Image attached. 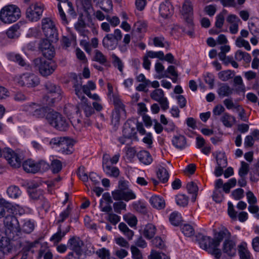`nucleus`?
I'll return each instance as SVG.
<instances>
[{
    "label": "nucleus",
    "mask_w": 259,
    "mask_h": 259,
    "mask_svg": "<svg viewBox=\"0 0 259 259\" xmlns=\"http://www.w3.org/2000/svg\"><path fill=\"white\" fill-rule=\"evenodd\" d=\"M234 75V71L231 70H226L220 71L218 73V77L223 81H226L232 78Z\"/></svg>",
    "instance_id": "obj_45"
},
{
    "label": "nucleus",
    "mask_w": 259,
    "mask_h": 259,
    "mask_svg": "<svg viewBox=\"0 0 259 259\" xmlns=\"http://www.w3.org/2000/svg\"><path fill=\"white\" fill-rule=\"evenodd\" d=\"M45 8L44 4L40 2L32 3L26 9V18L31 22L38 21L42 17Z\"/></svg>",
    "instance_id": "obj_8"
},
{
    "label": "nucleus",
    "mask_w": 259,
    "mask_h": 259,
    "mask_svg": "<svg viewBox=\"0 0 259 259\" xmlns=\"http://www.w3.org/2000/svg\"><path fill=\"white\" fill-rule=\"evenodd\" d=\"M7 57L9 60L16 62L21 66L24 67L27 65L25 60L19 54L10 53L7 54Z\"/></svg>",
    "instance_id": "obj_29"
},
{
    "label": "nucleus",
    "mask_w": 259,
    "mask_h": 259,
    "mask_svg": "<svg viewBox=\"0 0 259 259\" xmlns=\"http://www.w3.org/2000/svg\"><path fill=\"white\" fill-rule=\"evenodd\" d=\"M172 143L176 148L182 150L186 147V139L182 135L175 136L173 137Z\"/></svg>",
    "instance_id": "obj_27"
},
{
    "label": "nucleus",
    "mask_w": 259,
    "mask_h": 259,
    "mask_svg": "<svg viewBox=\"0 0 259 259\" xmlns=\"http://www.w3.org/2000/svg\"><path fill=\"white\" fill-rule=\"evenodd\" d=\"M42 32L46 38L52 42L58 40V33L54 22L50 18H44L41 20Z\"/></svg>",
    "instance_id": "obj_9"
},
{
    "label": "nucleus",
    "mask_w": 259,
    "mask_h": 259,
    "mask_svg": "<svg viewBox=\"0 0 259 259\" xmlns=\"http://www.w3.org/2000/svg\"><path fill=\"white\" fill-rule=\"evenodd\" d=\"M156 229L154 225L152 224H148L145 226L144 230L143 235L148 239L153 237L156 233Z\"/></svg>",
    "instance_id": "obj_36"
},
{
    "label": "nucleus",
    "mask_w": 259,
    "mask_h": 259,
    "mask_svg": "<svg viewBox=\"0 0 259 259\" xmlns=\"http://www.w3.org/2000/svg\"><path fill=\"white\" fill-rule=\"evenodd\" d=\"M151 98L159 103L162 110L166 111L169 108V102L164 97V93L161 89L154 90L150 94Z\"/></svg>",
    "instance_id": "obj_15"
},
{
    "label": "nucleus",
    "mask_w": 259,
    "mask_h": 259,
    "mask_svg": "<svg viewBox=\"0 0 259 259\" xmlns=\"http://www.w3.org/2000/svg\"><path fill=\"white\" fill-rule=\"evenodd\" d=\"M68 245L78 257L81 254V247L83 245V243L79 237L73 236L70 238Z\"/></svg>",
    "instance_id": "obj_17"
},
{
    "label": "nucleus",
    "mask_w": 259,
    "mask_h": 259,
    "mask_svg": "<svg viewBox=\"0 0 259 259\" xmlns=\"http://www.w3.org/2000/svg\"><path fill=\"white\" fill-rule=\"evenodd\" d=\"M3 155L12 167L19 168L21 166L23 157L20 154L10 148H7L3 151Z\"/></svg>",
    "instance_id": "obj_10"
},
{
    "label": "nucleus",
    "mask_w": 259,
    "mask_h": 259,
    "mask_svg": "<svg viewBox=\"0 0 259 259\" xmlns=\"http://www.w3.org/2000/svg\"><path fill=\"white\" fill-rule=\"evenodd\" d=\"M62 163L59 160H54L51 163V169L53 173H58L62 169Z\"/></svg>",
    "instance_id": "obj_63"
},
{
    "label": "nucleus",
    "mask_w": 259,
    "mask_h": 259,
    "mask_svg": "<svg viewBox=\"0 0 259 259\" xmlns=\"http://www.w3.org/2000/svg\"><path fill=\"white\" fill-rule=\"evenodd\" d=\"M21 25V23L19 22L12 26L6 32L8 37L12 39L17 38L20 34L19 30Z\"/></svg>",
    "instance_id": "obj_28"
},
{
    "label": "nucleus",
    "mask_w": 259,
    "mask_h": 259,
    "mask_svg": "<svg viewBox=\"0 0 259 259\" xmlns=\"http://www.w3.org/2000/svg\"><path fill=\"white\" fill-rule=\"evenodd\" d=\"M111 97L113 99L114 109H125V105L117 94L112 95Z\"/></svg>",
    "instance_id": "obj_56"
},
{
    "label": "nucleus",
    "mask_w": 259,
    "mask_h": 259,
    "mask_svg": "<svg viewBox=\"0 0 259 259\" xmlns=\"http://www.w3.org/2000/svg\"><path fill=\"white\" fill-rule=\"evenodd\" d=\"M249 168V164L247 163L242 161L238 171L239 177H246L248 173Z\"/></svg>",
    "instance_id": "obj_59"
},
{
    "label": "nucleus",
    "mask_w": 259,
    "mask_h": 259,
    "mask_svg": "<svg viewBox=\"0 0 259 259\" xmlns=\"http://www.w3.org/2000/svg\"><path fill=\"white\" fill-rule=\"evenodd\" d=\"M29 194L31 199L38 202L44 196V191L40 189H32L29 190Z\"/></svg>",
    "instance_id": "obj_39"
},
{
    "label": "nucleus",
    "mask_w": 259,
    "mask_h": 259,
    "mask_svg": "<svg viewBox=\"0 0 259 259\" xmlns=\"http://www.w3.org/2000/svg\"><path fill=\"white\" fill-rule=\"evenodd\" d=\"M226 12L227 11L224 10L222 12L220 13L216 16L215 26L217 28H222L225 21L224 13H226Z\"/></svg>",
    "instance_id": "obj_54"
},
{
    "label": "nucleus",
    "mask_w": 259,
    "mask_h": 259,
    "mask_svg": "<svg viewBox=\"0 0 259 259\" xmlns=\"http://www.w3.org/2000/svg\"><path fill=\"white\" fill-rule=\"evenodd\" d=\"M123 183H121L119 189L116 190L112 192V197L115 200H124L128 201L135 199L136 195L133 190L128 188H123Z\"/></svg>",
    "instance_id": "obj_11"
},
{
    "label": "nucleus",
    "mask_w": 259,
    "mask_h": 259,
    "mask_svg": "<svg viewBox=\"0 0 259 259\" xmlns=\"http://www.w3.org/2000/svg\"><path fill=\"white\" fill-rule=\"evenodd\" d=\"M109 160V155L104 154L103 156L102 166L104 172L110 177L117 178L119 175V169L118 167L111 164Z\"/></svg>",
    "instance_id": "obj_14"
},
{
    "label": "nucleus",
    "mask_w": 259,
    "mask_h": 259,
    "mask_svg": "<svg viewBox=\"0 0 259 259\" xmlns=\"http://www.w3.org/2000/svg\"><path fill=\"white\" fill-rule=\"evenodd\" d=\"M223 103L226 106L227 109H235L237 111H240L242 110L243 111V113H244V110L242 108V107L238 104H235L231 99H226L224 100Z\"/></svg>",
    "instance_id": "obj_46"
},
{
    "label": "nucleus",
    "mask_w": 259,
    "mask_h": 259,
    "mask_svg": "<svg viewBox=\"0 0 259 259\" xmlns=\"http://www.w3.org/2000/svg\"><path fill=\"white\" fill-rule=\"evenodd\" d=\"M5 237L1 238V252H10L13 248L11 240L19 235L21 232L19 222L15 216H7L4 220Z\"/></svg>",
    "instance_id": "obj_2"
},
{
    "label": "nucleus",
    "mask_w": 259,
    "mask_h": 259,
    "mask_svg": "<svg viewBox=\"0 0 259 259\" xmlns=\"http://www.w3.org/2000/svg\"><path fill=\"white\" fill-rule=\"evenodd\" d=\"M238 254L240 259H253L250 251L247 247V244L245 242L238 246Z\"/></svg>",
    "instance_id": "obj_25"
},
{
    "label": "nucleus",
    "mask_w": 259,
    "mask_h": 259,
    "mask_svg": "<svg viewBox=\"0 0 259 259\" xmlns=\"http://www.w3.org/2000/svg\"><path fill=\"white\" fill-rule=\"evenodd\" d=\"M119 201L114 203L113 207L115 212L120 214L122 210H126V204L123 201Z\"/></svg>",
    "instance_id": "obj_60"
},
{
    "label": "nucleus",
    "mask_w": 259,
    "mask_h": 259,
    "mask_svg": "<svg viewBox=\"0 0 259 259\" xmlns=\"http://www.w3.org/2000/svg\"><path fill=\"white\" fill-rule=\"evenodd\" d=\"M66 234V232H62L61 225L58 228L57 233L54 234L51 238L50 240L55 243L59 242L63 237Z\"/></svg>",
    "instance_id": "obj_50"
},
{
    "label": "nucleus",
    "mask_w": 259,
    "mask_h": 259,
    "mask_svg": "<svg viewBox=\"0 0 259 259\" xmlns=\"http://www.w3.org/2000/svg\"><path fill=\"white\" fill-rule=\"evenodd\" d=\"M167 73L170 74L171 76H178V73L176 71V67L173 65H170L168 66L163 74L159 75L158 78L160 79L163 77H169L168 75L166 74Z\"/></svg>",
    "instance_id": "obj_58"
},
{
    "label": "nucleus",
    "mask_w": 259,
    "mask_h": 259,
    "mask_svg": "<svg viewBox=\"0 0 259 259\" xmlns=\"http://www.w3.org/2000/svg\"><path fill=\"white\" fill-rule=\"evenodd\" d=\"M93 60L103 65H106V64L108 62L107 57L98 50L95 51Z\"/></svg>",
    "instance_id": "obj_43"
},
{
    "label": "nucleus",
    "mask_w": 259,
    "mask_h": 259,
    "mask_svg": "<svg viewBox=\"0 0 259 259\" xmlns=\"http://www.w3.org/2000/svg\"><path fill=\"white\" fill-rule=\"evenodd\" d=\"M72 211V207L70 205H68L65 209L63 210L59 214L57 220V224H61L63 223L70 216Z\"/></svg>",
    "instance_id": "obj_35"
},
{
    "label": "nucleus",
    "mask_w": 259,
    "mask_h": 259,
    "mask_svg": "<svg viewBox=\"0 0 259 259\" xmlns=\"http://www.w3.org/2000/svg\"><path fill=\"white\" fill-rule=\"evenodd\" d=\"M139 161L145 165L150 164L153 161L150 153L145 150L140 151L137 154Z\"/></svg>",
    "instance_id": "obj_26"
},
{
    "label": "nucleus",
    "mask_w": 259,
    "mask_h": 259,
    "mask_svg": "<svg viewBox=\"0 0 259 259\" xmlns=\"http://www.w3.org/2000/svg\"><path fill=\"white\" fill-rule=\"evenodd\" d=\"M123 219L132 227H135L137 224V219L133 214L125 215Z\"/></svg>",
    "instance_id": "obj_61"
},
{
    "label": "nucleus",
    "mask_w": 259,
    "mask_h": 259,
    "mask_svg": "<svg viewBox=\"0 0 259 259\" xmlns=\"http://www.w3.org/2000/svg\"><path fill=\"white\" fill-rule=\"evenodd\" d=\"M17 82L21 87L33 88L39 83V79L37 76L33 73H26L19 77Z\"/></svg>",
    "instance_id": "obj_13"
},
{
    "label": "nucleus",
    "mask_w": 259,
    "mask_h": 259,
    "mask_svg": "<svg viewBox=\"0 0 259 259\" xmlns=\"http://www.w3.org/2000/svg\"><path fill=\"white\" fill-rule=\"evenodd\" d=\"M16 207L12 203L6 201L1 198V217H7V216H14Z\"/></svg>",
    "instance_id": "obj_16"
},
{
    "label": "nucleus",
    "mask_w": 259,
    "mask_h": 259,
    "mask_svg": "<svg viewBox=\"0 0 259 259\" xmlns=\"http://www.w3.org/2000/svg\"><path fill=\"white\" fill-rule=\"evenodd\" d=\"M7 193L10 197L16 199L21 195L22 192L18 186L12 185L8 188Z\"/></svg>",
    "instance_id": "obj_41"
},
{
    "label": "nucleus",
    "mask_w": 259,
    "mask_h": 259,
    "mask_svg": "<svg viewBox=\"0 0 259 259\" xmlns=\"http://www.w3.org/2000/svg\"><path fill=\"white\" fill-rule=\"evenodd\" d=\"M100 8L106 13L112 10L113 5L111 0H99Z\"/></svg>",
    "instance_id": "obj_47"
},
{
    "label": "nucleus",
    "mask_w": 259,
    "mask_h": 259,
    "mask_svg": "<svg viewBox=\"0 0 259 259\" xmlns=\"http://www.w3.org/2000/svg\"><path fill=\"white\" fill-rule=\"evenodd\" d=\"M176 202L178 205L182 207L186 206L189 202V197L183 194H178L176 196Z\"/></svg>",
    "instance_id": "obj_44"
},
{
    "label": "nucleus",
    "mask_w": 259,
    "mask_h": 259,
    "mask_svg": "<svg viewBox=\"0 0 259 259\" xmlns=\"http://www.w3.org/2000/svg\"><path fill=\"white\" fill-rule=\"evenodd\" d=\"M112 63L113 66L117 68L120 72L122 73L124 67V63L120 58L116 55L113 54L111 55Z\"/></svg>",
    "instance_id": "obj_37"
},
{
    "label": "nucleus",
    "mask_w": 259,
    "mask_h": 259,
    "mask_svg": "<svg viewBox=\"0 0 259 259\" xmlns=\"http://www.w3.org/2000/svg\"><path fill=\"white\" fill-rule=\"evenodd\" d=\"M134 28L137 32H145L147 30V23L144 20H139L135 23Z\"/></svg>",
    "instance_id": "obj_48"
},
{
    "label": "nucleus",
    "mask_w": 259,
    "mask_h": 259,
    "mask_svg": "<svg viewBox=\"0 0 259 259\" xmlns=\"http://www.w3.org/2000/svg\"><path fill=\"white\" fill-rule=\"evenodd\" d=\"M46 120L50 125L59 131L65 132L69 128V119L59 112L53 110L49 112L46 115Z\"/></svg>",
    "instance_id": "obj_3"
},
{
    "label": "nucleus",
    "mask_w": 259,
    "mask_h": 259,
    "mask_svg": "<svg viewBox=\"0 0 259 259\" xmlns=\"http://www.w3.org/2000/svg\"><path fill=\"white\" fill-rule=\"evenodd\" d=\"M34 221L30 219H26L24 220L21 230H22L25 233L30 234L34 230Z\"/></svg>",
    "instance_id": "obj_31"
},
{
    "label": "nucleus",
    "mask_w": 259,
    "mask_h": 259,
    "mask_svg": "<svg viewBox=\"0 0 259 259\" xmlns=\"http://www.w3.org/2000/svg\"><path fill=\"white\" fill-rule=\"evenodd\" d=\"M72 82L73 88L76 96L80 99H82L83 97H85L82 92V82L81 78L78 77L76 74H74Z\"/></svg>",
    "instance_id": "obj_21"
},
{
    "label": "nucleus",
    "mask_w": 259,
    "mask_h": 259,
    "mask_svg": "<svg viewBox=\"0 0 259 259\" xmlns=\"http://www.w3.org/2000/svg\"><path fill=\"white\" fill-rule=\"evenodd\" d=\"M67 144L63 145L61 146V149L63 153L66 154H71L73 151V145L72 140L68 138L67 139Z\"/></svg>",
    "instance_id": "obj_57"
},
{
    "label": "nucleus",
    "mask_w": 259,
    "mask_h": 259,
    "mask_svg": "<svg viewBox=\"0 0 259 259\" xmlns=\"http://www.w3.org/2000/svg\"><path fill=\"white\" fill-rule=\"evenodd\" d=\"M62 7L63 10H65L68 14L71 17H74L76 16V12L71 2L68 1L67 3L63 4Z\"/></svg>",
    "instance_id": "obj_51"
},
{
    "label": "nucleus",
    "mask_w": 259,
    "mask_h": 259,
    "mask_svg": "<svg viewBox=\"0 0 259 259\" xmlns=\"http://www.w3.org/2000/svg\"><path fill=\"white\" fill-rule=\"evenodd\" d=\"M67 139L66 137H55L51 140L50 144L54 147H61L63 145L68 143Z\"/></svg>",
    "instance_id": "obj_42"
},
{
    "label": "nucleus",
    "mask_w": 259,
    "mask_h": 259,
    "mask_svg": "<svg viewBox=\"0 0 259 259\" xmlns=\"http://www.w3.org/2000/svg\"><path fill=\"white\" fill-rule=\"evenodd\" d=\"M23 168L27 173L35 174L38 172L37 162L31 159L25 160L22 164Z\"/></svg>",
    "instance_id": "obj_22"
},
{
    "label": "nucleus",
    "mask_w": 259,
    "mask_h": 259,
    "mask_svg": "<svg viewBox=\"0 0 259 259\" xmlns=\"http://www.w3.org/2000/svg\"><path fill=\"white\" fill-rule=\"evenodd\" d=\"M134 208L138 212L146 214L147 213V208L145 204L140 201L133 203Z\"/></svg>",
    "instance_id": "obj_52"
},
{
    "label": "nucleus",
    "mask_w": 259,
    "mask_h": 259,
    "mask_svg": "<svg viewBox=\"0 0 259 259\" xmlns=\"http://www.w3.org/2000/svg\"><path fill=\"white\" fill-rule=\"evenodd\" d=\"M169 221L170 224L175 226H180L183 221L181 213L176 211L170 214Z\"/></svg>",
    "instance_id": "obj_34"
},
{
    "label": "nucleus",
    "mask_w": 259,
    "mask_h": 259,
    "mask_svg": "<svg viewBox=\"0 0 259 259\" xmlns=\"http://www.w3.org/2000/svg\"><path fill=\"white\" fill-rule=\"evenodd\" d=\"M81 100L80 103H79L76 108L77 110L76 112L78 113L80 110H82L85 113L87 117H90L94 113V109L91 106V104L88 103V99L86 97H83Z\"/></svg>",
    "instance_id": "obj_18"
},
{
    "label": "nucleus",
    "mask_w": 259,
    "mask_h": 259,
    "mask_svg": "<svg viewBox=\"0 0 259 259\" xmlns=\"http://www.w3.org/2000/svg\"><path fill=\"white\" fill-rule=\"evenodd\" d=\"M221 121L226 127H231L235 121V118L228 113L225 112L221 118Z\"/></svg>",
    "instance_id": "obj_32"
},
{
    "label": "nucleus",
    "mask_w": 259,
    "mask_h": 259,
    "mask_svg": "<svg viewBox=\"0 0 259 259\" xmlns=\"http://www.w3.org/2000/svg\"><path fill=\"white\" fill-rule=\"evenodd\" d=\"M77 175L83 182H87L88 180L89 177L85 172V167L83 166H80L78 167Z\"/></svg>",
    "instance_id": "obj_64"
},
{
    "label": "nucleus",
    "mask_w": 259,
    "mask_h": 259,
    "mask_svg": "<svg viewBox=\"0 0 259 259\" xmlns=\"http://www.w3.org/2000/svg\"><path fill=\"white\" fill-rule=\"evenodd\" d=\"M234 91V89L231 88L227 83H222L219 85L217 90L218 95L221 98L225 97H229Z\"/></svg>",
    "instance_id": "obj_23"
},
{
    "label": "nucleus",
    "mask_w": 259,
    "mask_h": 259,
    "mask_svg": "<svg viewBox=\"0 0 259 259\" xmlns=\"http://www.w3.org/2000/svg\"><path fill=\"white\" fill-rule=\"evenodd\" d=\"M233 81L234 85H238V87L236 88V91L237 93L245 92V85L240 76H235Z\"/></svg>",
    "instance_id": "obj_49"
},
{
    "label": "nucleus",
    "mask_w": 259,
    "mask_h": 259,
    "mask_svg": "<svg viewBox=\"0 0 259 259\" xmlns=\"http://www.w3.org/2000/svg\"><path fill=\"white\" fill-rule=\"evenodd\" d=\"M127 140L138 141L137 135L136 123L133 120L128 119L124 124L122 130V136L118 141L121 144H125Z\"/></svg>",
    "instance_id": "obj_5"
},
{
    "label": "nucleus",
    "mask_w": 259,
    "mask_h": 259,
    "mask_svg": "<svg viewBox=\"0 0 259 259\" xmlns=\"http://www.w3.org/2000/svg\"><path fill=\"white\" fill-rule=\"evenodd\" d=\"M106 220L113 225H116L120 221V217L112 212L108 213Z\"/></svg>",
    "instance_id": "obj_62"
},
{
    "label": "nucleus",
    "mask_w": 259,
    "mask_h": 259,
    "mask_svg": "<svg viewBox=\"0 0 259 259\" xmlns=\"http://www.w3.org/2000/svg\"><path fill=\"white\" fill-rule=\"evenodd\" d=\"M58 2L57 7L59 11V14L60 19L62 21V23L64 25H67L68 24V21L64 11L62 9V5L67 3L69 0H57Z\"/></svg>",
    "instance_id": "obj_33"
},
{
    "label": "nucleus",
    "mask_w": 259,
    "mask_h": 259,
    "mask_svg": "<svg viewBox=\"0 0 259 259\" xmlns=\"http://www.w3.org/2000/svg\"><path fill=\"white\" fill-rule=\"evenodd\" d=\"M23 110L28 112L36 118H43L46 115L48 112L47 107L42 106L35 103L27 104L23 106Z\"/></svg>",
    "instance_id": "obj_12"
},
{
    "label": "nucleus",
    "mask_w": 259,
    "mask_h": 259,
    "mask_svg": "<svg viewBox=\"0 0 259 259\" xmlns=\"http://www.w3.org/2000/svg\"><path fill=\"white\" fill-rule=\"evenodd\" d=\"M159 14L163 18H169L172 14V10L169 9V6L162 3L159 6Z\"/></svg>",
    "instance_id": "obj_38"
},
{
    "label": "nucleus",
    "mask_w": 259,
    "mask_h": 259,
    "mask_svg": "<svg viewBox=\"0 0 259 259\" xmlns=\"http://www.w3.org/2000/svg\"><path fill=\"white\" fill-rule=\"evenodd\" d=\"M45 88L47 90L45 98L49 105L53 106L61 100L62 91L60 87L48 82L45 84Z\"/></svg>",
    "instance_id": "obj_6"
},
{
    "label": "nucleus",
    "mask_w": 259,
    "mask_h": 259,
    "mask_svg": "<svg viewBox=\"0 0 259 259\" xmlns=\"http://www.w3.org/2000/svg\"><path fill=\"white\" fill-rule=\"evenodd\" d=\"M149 202L153 207L159 210L163 209L165 206L163 198L157 195L152 196L149 199Z\"/></svg>",
    "instance_id": "obj_24"
},
{
    "label": "nucleus",
    "mask_w": 259,
    "mask_h": 259,
    "mask_svg": "<svg viewBox=\"0 0 259 259\" xmlns=\"http://www.w3.org/2000/svg\"><path fill=\"white\" fill-rule=\"evenodd\" d=\"M183 15L186 21L192 25L193 6L189 1H185L182 7Z\"/></svg>",
    "instance_id": "obj_20"
},
{
    "label": "nucleus",
    "mask_w": 259,
    "mask_h": 259,
    "mask_svg": "<svg viewBox=\"0 0 259 259\" xmlns=\"http://www.w3.org/2000/svg\"><path fill=\"white\" fill-rule=\"evenodd\" d=\"M197 239L201 248L217 258H219L221 255V250L218 247L224 239V252L230 256H233L236 254V243L231 239V234L225 227H223L219 231L214 232L213 238L200 234L197 236Z\"/></svg>",
    "instance_id": "obj_1"
},
{
    "label": "nucleus",
    "mask_w": 259,
    "mask_h": 259,
    "mask_svg": "<svg viewBox=\"0 0 259 259\" xmlns=\"http://www.w3.org/2000/svg\"><path fill=\"white\" fill-rule=\"evenodd\" d=\"M216 160L218 166L226 167L227 166V159L224 153L220 152L217 154Z\"/></svg>",
    "instance_id": "obj_53"
},
{
    "label": "nucleus",
    "mask_w": 259,
    "mask_h": 259,
    "mask_svg": "<svg viewBox=\"0 0 259 259\" xmlns=\"http://www.w3.org/2000/svg\"><path fill=\"white\" fill-rule=\"evenodd\" d=\"M126 118L125 109H114L112 113L111 123L114 125L119 124L120 120Z\"/></svg>",
    "instance_id": "obj_19"
},
{
    "label": "nucleus",
    "mask_w": 259,
    "mask_h": 259,
    "mask_svg": "<svg viewBox=\"0 0 259 259\" xmlns=\"http://www.w3.org/2000/svg\"><path fill=\"white\" fill-rule=\"evenodd\" d=\"M34 62L39 73L44 77L53 74L57 67L56 63L52 59L37 58L34 60Z\"/></svg>",
    "instance_id": "obj_4"
},
{
    "label": "nucleus",
    "mask_w": 259,
    "mask_h": 259,
    "mask_svg": "<svg viewBox=\"0 0 259 259\" xmlns=\"http://www.w3.org/2000/svg\"><path fill=\"white\" fill-rule=\"evenodd\" d=\"M21 16L20 9L15 5H9L1 10V21L11 23L16 21Z\"/></svg>",
    "instance_id": "obj_7"
},
{
    "label": "nucleus",
    "mask_w": 259,
    "mask_h": 259,
    "mask_svg": "<svg viewBox=\"0 0 259 259\" xmlns=\"http://www.w3.org/2000/svg\"><path fill=\"white\" fill-rule=\"evenodd\" d=\"M183 233L187 237H191L194 234V230L192 226L189 224H185L181 227Z\"/></svg>",
    "instance_id": "obj_55"
},
{
    "label": "nucleus",
    "mask_w": 259,
    "mask_h": 259,
    "mask_svg": "<svg viewBox=\"0 0 259 259\" xmlns=\"http://www.w3.org/2000/svg\"><path fill=\"white\" fill-rule=\"evenodd\" d=\"M157 176L159 181L162 183H166L169 179V174L166 169L163 167L158 168Z\"/></svg>",
    "instance_id": "obj_40"
},
{
    "label": "nucleus",
    "mask_w": 259,
    "mask_h": 259,
    "mask_svg": "<svg viewBox=\"0 0 259 259\" xmlns=\"http://www.w3.org/2000/svg\"><path fill=\"white\" fill-rule=\"evenodd\" d=\"M111 37V35L106 34L103 39L102 43L104 48L113 50L117 47L118 44Z\"/></svg>",
    "instance_id": "obj_30"
}]
</instances>
